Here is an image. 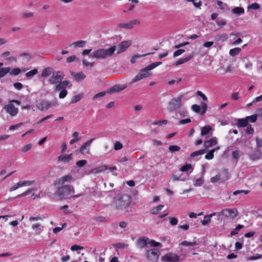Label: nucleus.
<instances>
[{"instance_id": "nucleus-55", "label": "nucleus", "mask_w": 262, "mask_h": 262, "mask_svg": "<svg viewBox=\"0 0 262 262\" xmlns=\"http://www.w3.org/2000/svg\"><path fill=\"white\" fill-rule=\"evenodd\" d=\"M126 87H127L126 85H123V86H120V87L115 85L113 87V91H115V92H119V91H121L124 90Z\"/></svg>"}, {"instance_id": "nucleus-13", "label": "nucleus", "mask_w": 262, "mask_h": 262, "mask_svg": "<svg viewBox=\"0 0 262 262\" xmlns=\"http://www.w3.org/2000/svg\"><path fill=\"white\" fill-rule=\"evenodd\" d=\"M92 138L90 140L84 143L79 148V152L82 155L88 154L90 152V148L91 143L94 140Z\"/></svg>"}, {"instance_id": "nucleus-38", "label": "nucleus", "mask_w": 262, "mask_h": 262, "mask_svg": "<svg viewBox=\"0 0 262 262\" xmlns=\"http://www.w3.org/2000/svg\"><path fill=\"white\" fill-rule=\"evenodd\" d=\"M206 150L205 149H200L195 151H194L191 154V157L193 158L198 156L203 155Z\"/></svg>"}, {"instance_id": "nucleus-62", "label": "nucleus", "mask_w": 262, "mask_h": 262, "mask_svg": "<svg viewBox=\"0 0 262 262\" xmlns=\"http://www.w3.org/2000/svg\"><path fill=\"white\" fill-rule=\"evenodd\" d=\"M10 72L11 75L16 76L21 73V70L19 68H15Z\"/></svg>"}, {"instance_id": "nucleus-35", "label": "nucleus", "mask_w": 262, "mask_h": 262, "mask_svg": "<svg viewBox=\"0 0 262 262\" xmlns=\"http://www.w3.org/2000/svg\"><path fill=\"white\" fill-rule=\"evenodd\" d=\"M241 49L239 48H235L230 49L229 51V54L230 56H234L237 55L241 51Z\"/></svg>"}, {"instance_id": "nucleus-28", "label": "nucleus", "mask_w": 262, "mask_h": 262, "mask_svg": "<svg viewBox=\"0 0 262 262\" xmlns=\"http://www.w3.org/2000/svg\"><path fill=\"white\" fill-rule=\"evenodd\" d=\"M86 41L84 40H79L74 42L73 43L70 45V47L74 46L76 48H82L85 47L86 45Z\"/></svg>"}, {"instance_id": "nucleus-27", "label": "nucleus", "mask_w": 262, "mask_h": 262, "mask_svg": "<svg viewBox=\"0 0 262 262\" xmlns=\"http://www.w3.org/2000/svg\"><path fill=\"white\" fill-rule=\"evenodd\" d=\"M211 130V127L209 125H206L201 129V135L202 136H206L209 135Z\"/></svg>"}, {"instance_id": "nucleus-3", "label": "nucleus", "mask_w": 262, "mask_h": 262, "mask_svg": "<svg viewBox=\"0 0 262 262\" xmlns=\"http://www.w3.org/2000/svg\"><path fill=\"white\" fill-rule=\"evenodd\" d=\"M131 203V198L128 194L118 196L114 201L115 207L118 210L126 209Z\"/></svg>"}, {"instance_id": "nucleus-21", "label": "nucleus", "mask_w": 262, "mask_h": 262, "mask_svg": "<svg viewBox=\"0 0 262 262\" xmlns=\"http://www.w3.org/2000/svg\"><path fill=\"white\" fill-rule=\"evenodd\" d=\"M31 228L37 234H40L44 229V227L39 223L32 224Z\"/></svg>"}, {"instance_id": "nucleus-4", "label": "nucleus", "mask_w": 262, "mask_h": 262, "mask_svg": "<svg viewBox=\"0 0 262 262\" xmlns=\"http://www.w3.org/2000/svg\"><path fill=\"white\" fill-rule=\"evenodd\" d=\"M73 186L69 185H63L59 187L57 191V194L60 199H66L69 197L72 192H74Z\"/></svg>"}, {"instance_id": "nucleus-33", "label": "nucleus", "mask_w": 262, "mask_h": 262, "mask_svg": "<svg viewBox=\"0 0 262 262\" xmlns=\"http://www.w3.org/2000/svg\"><path fill=\"white\" fill-rule=\"evenodd\" d=\"M38 73V70L36 69H34L26 74V76L29 79L31 78L34 75H36Z\"/></svg>"}, {"instance_id": "nucleus-32", "label": "nucleus", "mask_w": 262, "mask_h": 262, "mask_svg": "<svg viewBox=\"0 0 262 262\" xmlns=\"http://www.w3.org/2000/svg\"><path fill=\"white\" fill-rule=\"evenodd\" d=\"M85 75L82 72L77 73L74 75V78L77 81L83 80L85 78Z\"/></svg>"}, {"instance_id": "nucleus-44", "label": "nucleus", "mask_w": 262, "mask_h": 262, "mask_svg": "<svg viewBox=\"0 0 262 262\" xmlns=\"http://www.w3.org/2000/svg\"><path fill=\"white\" fill-rule=\"evenodd\" d=\"M168 150L170 152L172 153L175 151H179L180 150V147L176 145H170L168 147Z\"/></svg>"}, {"instance_id": "nucleus-43", "label": "nucleus", "mask_w": 262, "mask_h": 262, "mask_svg": "<svg viewBox=\"0 0 262 262\" xmlns=\"http://www.w3.org/2000/svg\"><path fill=\"white\" fill-rule=\"evenodd\" d=\"M187 2H191L192 3L193 6L196 8L199 9H201V7L202 4V3L201 1L199 2H195L194 0H186Z\"/></svg>"}, {"instance_id": "nucleus-59", "label": "nucleus", "mask_w": 262, "mask_h": 262, "mask_svg": "<svg viewBox=\"0 0 262 262\" xmlns=\"http://www.w3.org/2000/svg\"><path fill=\"white\" fill-rule=\"evenodd\" d=\"M216 24L218 26L222 27L225 26L227 24L226 20L225 19H221L216 21Z\"/></svg>"}, {"instance_id": "nucleus-41", "label": "nucleus", "mask_w": 262, "mask_h": 262, "mask_svg": "<svg viewBox=\"0 0 262 262\" xmlns=\"http://www.w3.org/2000/svg\"><path fill=\"white\" fill-rule=\"evenodd\" d=\"M257 118V115L256 114H254L250 116H248L246 117L248 123L249 122L254 123L255 122Z\"/></svg>"}, {"instance_id": "nucleus-24", "label": "nucleus", "mask_w": 262, "mask_h": 262, "mask_svg": "<svg viewBox=\"0 0 262 262\" xmlns=\"http://www.w3.org/2000/svg\"><path fill=\"white\" fill-rule=\"evenodd\" d=\"M247 120V119L246 117L245 118L237 119V122L236 123V125L238 128L247 126L248 124Z\"/></svg>"}, {"instance_id": "nucleus-37", "label": "nucleus", "mask_w": 262, "mask_h": 262, "mask_svg": "<svg viewBox=\"0 0 262 262\" xmlns=\"http://www.w3.org/2000/svg\"><path fill=\"white\" fill-rule=\"evenodd\" d=\"M51 73V69L50 68H47L43 69L41 73V76L43 77H48Z\"/></svg>"}, {"instance_id": "nucleus-58", "label": "nucleus", "mask_w": 262, "mask_h": 262, "mask_svg": "<svg viewBox=\"0 0 262 262\" xmlns=\"http://www.w3.org/2000/svg\"><path fill=\"white\" fill-rule=\"evenodd\" d=\"M201 109L202 111L200 113V114L203 115L206 112L207 109V105L205 103H202L201 104Z\"/></svg>"}, {"instance_id": "nucleus-19", "label": "nucleus", "mask_w": 262, "mask_h": 262, "mask_svg": "<svg viewBox=\"0 0 262 262\" xmlns=\"http://www.w3.org/2000/svg\"><path fill=\"white\" fill-rule=\"evenodd\" d=\"M217 144V139L216 137H214L211 138L208 140L204 142V146L206 148L211 147L213 145H215Z\"/></svg>"}, {"instance_id": "nucleus-16", "label": "nucleus", "mask_w": 262, "mask_h": 262, "mask_svg": "<svg viewBox=\"0 0 262 262\" xmlns=\"http://www.w3.org/2000/svg\"><path fill=\"white\" fill-rule=\"evenodd\" d=\"M221 179V183H223L230 179V174L228 169H223L218 173Z\"/></svg>"}, {"instance_id": "nucleus-42", "label": "nucleus", "mask_w": 262, "mask_h": 262, "mask_svg": "<svg viewBox=\"0 0 262 262\" xmlns=\"http://www.w3.org/2000/svg\"><path fill=\"white\" fill-rule=\"evenodd\" d=\"M34 190H37V189H35V188L29 189L27 191H26L24 192L23 193L18 195L17 196V198H20V197L25 196H26V195L31 193L32 191H33Z\"/></svg>"}, {"instance_id": "nucleus-23", "label": "nucleus", "mask_w": 262, "mask_h": 262, "mask_svg": "<svg viewBox=\"0 0 262 262\" xmlns=\"http://www.w3.org/2000/svg\"><path fill=\"white\" fill-rule=\"evenodd\" d=\"M217 212H214L210 214H207L204 216V220L201 221V223L203 226L207 225L210 221V219L212 216L216 215Z\"/></svg>"}, {"instance_id": "nucleus-17", "label": "nucleus", "mask_w": 262, "mask_h": 262, "mask_svg": "<svg viewBox=\"0 0 262 262\" xmlns=\"http://www.w3.org/2000/svg\"><path fill=\"white\" fill-rule=\"evenodd\" d=\"M74 180V179L71 174H68L59 178L57 183L59 184H63L66 182H71Z\"/></svg>"}, {"instance_id": "nucleus-47", "label": "nucleus", "mask_w": 262, "mask_h": 262, "mask_svg": "<svg viewBox=\"0 0 262 262\" xmlns=\"http://www.w3.org/2000/svg\"><path fill=\"white\" fill-rule=\"evenodd\" d=\"M260 8V5L257 3H254L248 7V9L258 10Z\"/></svg>"}, {"instance_id": "nucleus-39", "label": "nucleus", "mask_w": 262, "mask_h": 262, "mask_svg": "<svg viewBox=\"0 0 262 262\" xmlns=\"http://www.w3.org/2000/svg\"><path fill=\"white\" fill-rule=\"evenodd\" d=\"M181 245L187 247H194L196 245V243L195 242H190L185 241L182 242Z\"/></svg>"}, {"instance_id": "nucleus-36", "label": "nucleus", "mask_w": 262, "mask_h": 262, "mask_svg": "<svg viewBox=\"0 0 262 262\" xmlns=\"http://www.w3.org/2000/svg\"><path fill=\"white\" fill-rule=\"evenodd\" d=\"M244 228V226L242 225H238L235 229H234L232 231H231L230 234L231 235H235L238 233L239 230Z\"/></svg>"}, {"instance_id": "nucleus-14", "label": "nucleus", "mask_w": 262, "mask_h": 262, "mask_svg": "<svg viewBox=\"0 0 262 262\" xmlns=\"http://www.w3.org/2000/svg\"><path fill=\"white\" fill-rule=\"evenodd\" d=\"M131 41L129 40L123 41L118 45V50L117 54L124 52L130 45Z\"/></svg>"}, {"instance_id": "nucleus-54", "label": "nucleus", "mask_w": 262, "mask_h": 262, "mask_svg": "<svg viewBox=\"0 0 262 262\" xmlns=\"http://www.w3.org/2000/svg\"><path fill=\"white\" fill-rule=\"evenodd\" d=\"M20 187H22L21 186V182L20 181H19V182H18L17 183H16L15 185H14L13 186L11 187L10 189H9V191H13L16 189H17L18 188H20Z\"/></svg>"}, {"instance_id": "nucleus-52", "label": "nucleus", "mask_w": 262, "mask_h": 262, "mask_svg": "<svg viewBox=\"0 0 262 262\" xmlns=\"http://www.w3.org/2000/svg\"><path fill=\"white\" fill-rule=\"evenodd\" d=\"M86 163H87L86 160H81L78 161L76 163V165L78 167H82L84 166L86 164Z\"/></svg>"}, {"instance_id": "nucleus-9", "label": "nucleus", "mask_w": 262, "mask_h": 262, "mask_svg": "<svg viewBox=\"0 0 262 262\" xmlns=\"http://www.w3.org/2000/svg\"><path fill=\"white\" fill-rule=\"evenodd\" d=\"M35 105L40 111H44L51 107V103L47 100L39 99L35 101Z\"/></svg>"}, {"instance_id": "nucleus-49", "label": "nucleus", "mask_w": 262, "mask_h": 262, "mask_svg": "<svg viewBox=\"0 0 262 262\" xmlns=\"http://www.w3.org/2000/svg\"><path fill=\"white\" fill-rule=\"evenodd\" d=\"M123 147L122 144L120 141H116L114 144V148L115 150H118Z\"/></svg>"}, {"instance_id": "nucleus-6", "label": "nucleus", "mask_w": 262, "mask_h": 262, "mask_svg": "<svg viewBox=\"0 0 262 262\" xmlns=\"http://www.w3.org/2000/svg\"><path fill=\"white\" fill-rule=\"evenodd\" d=\"M14 103H16L17 105H19L20 104V101L12 100L7 105H5L4 107L6 112L12 117L15 116L18 112V109L14 105Z\"/></svg>"}, {"instance_id": "nucleus-60", "label": "nucleus", "mask_w": 262, "mask_h": 262, "mask_svg": "<svg viewBox=\"0 0 262 262\" xmlns=\"http://www.w3.org/2000/svg\"><path fill=\"white\" fill-rule=\"evenodd\" d=\"M168 122V121L167 120H163L161 121H154L152 122V125H160L161 124H164L166 125Z\"/></svg>"}, {"instance_id": "nucleus-45", "label": "nucleus", "mask_w": 262, "mask_h": 262, "mask_svg": "<svg viewBox=\"0 0 262 262\" xmlns=\"http://www.w3.org/2000/svg\"><path fill=\"white\" fill-rule=\"evenodd\" d=\"M21 186H29L32 185L34 183V180H25L21 181Z\"/></svg>"}, {"instance_id": "nucleus-29", "label": "nucleus", "mask_w": 262, "mask_h": 262, "mask_svg": "<svg viewBox=\"0 0 262 262\" xmlns=\"http://www.w3.org/2000/svg\"><path fill=\"white\" fill-rule=\"evenodd\" d=\"M10 72V69L8 67L0 68V78L4 77Z\"/></svg>"}, {"instance_id": "nucleus-48", "label": "nucleus", "mask_w": 262, "mask_h": 262, "mask_svg": "<svg viewBox=\"0 0 262 262\" xmlns=\"http://www.w3.org/2000/svg\"><path fill=\"white\" fill-rule=\"evenodd\" d=\"M214 150H210L206 155L205 159L207 160H211L214 157Z\"/></svg>"}, {"instance_id": "nucleus-15", "label": "nucleus", "mask_w": 262, "mask_h": 262, "mask_svg": "<svg viewBox=\"0 0 262 262\" xmlns=\"http://www.w3.org/2000/svg\"><path fill=\"white\" fill-rule=\"evenodd\" d=\"M72 154L69 155L62 154L59 156L57 158L59 162H63L64 163H69L72 159Z\"/></svg>"}, {"instance_id": "nucleus-2", "label": "nucleus", "mask_w": 262, "mask_h": 262, "mask_svg": "<svg viewBox=\"0 0 262 262\" xmlns=\"http://www.w3.org/2000/svg\"><path fill=\"white\" fill-rule=\"evenodd\" d=\"M117 49L116 46H113L111 48L105 49H99L94 51L90 56L96 59H104L111 57L115 52Z\"/></svg>"}, {"instance_id": "nucleus-61", "label": "nucleus", "mask_w": 262, "mask_h": 262, "mask_svg": "<svg viewBox=\"0 0 262 262\" xmlns=\"http://www.w3.org/2000/svg\"><path fill=\"white\" fill-rule=\"evenodd\" d=\"M192 110L195 113H199L201 110V106L198 104H193L191 106Z\"/></svg>"}, {"instance_id": "nucleus-51", "label": "nucleus", "mask_w": 262, "mask_h": 262, "mask_svg": "<svg viewBox=\"0 0 262 262\" xmlns=\"http://www.w3.org/2000/svg\"><path fill=\"white\" fill-rule=\"evenodd\" d=\"M82 97V96L80 94L75 96L71 100L72 103H75L79 101Z\"/></svg>"}, {"instance_id": "nucleus-12", "label": "nucleus", "mask_w": 262, "mask_h": 262, "mask_svg": "<svg viewBox=\"0 0 262 262\" xmlns=\"http://www.w3.org/2000/svg\"><path fill=\"white\" fill-rule=\"evenodd\" d=\"M140 23V21L138 19H134L129 21L126 23H120L117 25V27L120 28H124L130 29L134 27L136 25H138Z\"/></svg>"}, {"instance_id": "nucleus-10", "label": "nucleus", "mask_w": 262, "mask_h": 262, "mask_svg": "<svg viewBox=\"0 0 262 262\" xmlns=\"http://www.w3.org/2000/svg\"><path fill=\"white\" fill-rule=\"evenodd\" d=\"M64 74L62 72L60 71L54 72L53 73L49 82L51 84H56L59 83L63 79Z\"/></svg>"}, {"instance_id": "nucleus-18", "label": "nucleus", "mask_w": 262, "mask_h": 262, "mask_svg": "<svg viewBox=\"0 0 262 262\" xmlns=\"http://www.w3.org/2000/svg\"><path fill=\"white\" fill-rule=\"evenodd\" d=\"M193 56L194 53H191L185 56L184 58L179 59L174 63V65L177 66L180 64H183L190 60L193 57Z\"/></svg>"}, {"instance_id": "nucleus-40", "label": "nucleus", "mask_w": 262, "mask_h": 262, "mask_svg": "<svg viewBox=\"0 0 262 262\" xmlns=\"http://www.w3.org/2000/svg\"><path fill=\"white\" fill-rule=\"evenodd\" d=\"M78 135L79 133L76 132H74L73 134V138L70 142V143L71 144H73L74 143H75L76 142L79 140L80 138H78Z\"/></svg>"}, {"instance_id": "nucleus-25", "label": "nucleus", "mask_w": 262, "mask_h": 262, "mask_svg": "<svg viewBox=\"0 0 262 262\" xmlns=\"http://www.w3.org/2000/svg\"><path fill=\"white\" fill-rule=\"evenodd\" d=\"M108 169V167L106 165H102L99 167L95 168L91 170V172L93 173H100L105 171V170Z\"/></svg>"}, {"instance_id": "nucleus-57", "label": "nucleus", "mask_w": 262, "mask_h": 262, "mask_svg": "<svg viewBox=\"0 0 262 262\" xmlns=\"http://www.w3.org/2000/svg\"><path fill=\"white\" fill-rule=\"evenodd\" d=\"M204 183V180L202 178L196 179L194 183L195 186H200Z\"/></svg>"}, {"instance_id": "nucleus-53", "label": "nucleus", "mask_w": 262, "mask_h": 262, "mask_svg": "<svg viewBox=\"0 0 262 262\" xmlns=\"http://www.w3.org/2000/svg\"><path fill=\"white\" fill-rule=\"evenodd\" d=\"M82 61V64L84 67H93L95 63L94 62H88L85 59H83Z\"/></svg>"}, {"instance_id": "nucleus-11", "label": "nucleus", "mask_w": 262, "mask_h": 262, "mask_svg": "<svg viewBox=\"0 0 262 262\" xmlns=\"http://www.w3.org/2000/svg\"><path fill=\"white\" fill-rule=\"evenodd\" d=\"M179 259V256L172 253H168L162 257L163 262H178Z\"/></svg>"}, {"instance_id": "nucleus-7", "label": "nucleus", "mask_w": 262, "mask_h": 262, "mask_svg": "<svg viewBox=\"0 0 262 262\" xmlns=\"http://www.w3.org/2000/svg\"><path fill=\"white\" fill-rule=\"evenodd\" d=\"M182 95L177 98H172L168 104V110L170 112H174L181 107L182 105Z\"/></svg>"}, {"instance_id": "nucleus-46", "label": "nucleus", "mask_w": 262, "mask_h": 262, "mask_svg": "<svg viewBox=\"0 0 262 262\" xmlns=\"http://www.w3.org/2000/svg\"><path fill=\"white\" fill-rule=\"evenodd\" d=\"M220 177V175L217 174L215 176L211 177L210 179V182L212 183L221 182V179Z\"/></svg>"}, {"instance_id": "nucleus-5", "label": "nucleus", "mask_w": 262, "mask_h": 262, "mask_svg": "<svg viewBox=\"0 0 262 262\" xmlns=\"http://www.w3.org/2000/svg\"><path fill=\"white\" fill-rule=\"evenodd\" d=\"M238 214V212L236 208H226L222 210L220 212L217 213L216 215L219 217L224 216L226 218L233 220Z\"/></svg>"}, {"instance_id": "nucleus-22", "label": "nucleus", "mask_w": 262, "mask_h": 262, "mask_svg": "<svg viewBox=\"0 0 262 262\" xmlns=\"http://www.w3.org/2000/svg\"><path fill=\"white\" fill-rule=\"evenodd\" d=\"M231 13L235 16H240L245 13V10L241 7H235L231 10Z\"/></svg>"}, {"instance_id": "nucleus-31", "label": "nucleus", "mask_w": 262, "mask_h": 262, "mask_svg": "<svg viewBox=\"0 0 262 262\" xmlns=\"http://www.w3.org/2000/svg\"><path fill=\"white\" fill-rule=\"evenodd\" d=\"M164 205H159L158 206L154 208L151 211V213L153 214H158L163 208Z\"/></svg>"}, {"instance_id": "nucleus-63", "label": "nucleus", "mask_w": 262, "mask_h": 262, "mask_svg": "<svg viewBox=\"0 0 262 262\" xmlns=\"http://www.w3.org/2000/svg\"><path fill=\"white\" fill-rule=\"evenodd\" d=\"M76 60H78L79 59L76 57L75 55H72L67 58V62L68 63H71Z\"/></svg>"}, {"instance_id": "nucleus-26", "label": "nucleus", "mask_w": 262, "mask_h": 262, "mask_svg": "<svg viewBox=\"0 0 262 262\" xmlns=\"http://www.w3.org/2000/svg\"><path fill=\"white\" fill-rule=\"evenodd\" d=\"M228 35L227 34H219L215 36L214 37V40L215 41L219 42V41H225L228 39Z\"/></svg>"}, {"instance_id": "nucleus-1", "label": "nucleus", "mask_w": 262, "mask_h": 262, "mask_svg": "<svg viewBox=\"0 0 262 262\" xmlns=\"http://www.w3.org/2000/svg\"><path fill=\"white\" fill-rule=\"evenodd\" d=\"M162 64V62H155L140 70L139 73L132 80L130 84H133L151 75L150 71Z\"/></svg>"}, {"instance_id": "nucleus-8", "label": "nucleus", "mask_w": 262, "mask_h": 262, "mask_svg": "<svg viewBox=\"0 0 262 262\" xmlns=\"http://www.w3.org/2000/svg\"><path fill=\"white\" fill-rule=\"evenodd\" d=\"M160 251L157 249H152L147 251L146 253V258L153 262H156L159 258Z\"/></svg>"}, {"instance_id": "nucleus-30", "label": "nucleus", "mask_w": 262, "mask_h": 262, "mask_svg": "<svg viewBox=\"0 0 262 262\" xmlns=\"http://www.w3.org/2000/svg\"><path fill=\"white\" fill-rule=\"evenodd\" d=\"M241 152L238 150H234L232 152V158L234 160L235 162H237L238 161L240 156Z\"/></svg>"}, {"instance_id": "nucleus-56", "label": "nucleus", "mask_w": 262, "mask_h": 262, "mask_svg": "<svg viewBox=\"0 0 262 262\" xmlns=\"http://www.w3.org/2000/svg\"><path fill=\"white\" fill-rule=\"evenodd\" d=\"M185 51V50L184 49H179L173 53V56L174 57H178V56L181 55L183 53H184Z\"/></svg>"}, {"instance_id": "nucleus-34", "label": "nucleus", "mask_w": 262, "mask_h": 262, "mask_svg": "<svg viewBox=\"0 0 262 262\" xmlns=\"http://www.w3.org/2000/svg\"><path fill=\"white\" fill-rule=\"evenodd\" d=\"M192 170V166L190 164H187L180 168V171L182 172H189Z\"/></svg>"}, {"instance_id": "nucleus-64", "label": "nucleus", "mask_w": 262, "mask_h": 262, "mask_svg": "<svg viewBox=\"0 0 262 262\" xmlns=\"http://www.w3.org/2000/svg\"><path fill=\"white\" fill-rule=\"evenodd\" d=\"M68 94V92L66 89H63L61 91V92L59 93V97L61 99L64 98L66 97Z\"/></svg>"}, {"instance_id": "nucleus-20", "label": "nucleus", "mask_w": 262, "mask_h": 262, "mask_svg": "<svg viewBox=\"0 0 262 262\" xmlns=\"http://www.w3.org/2000/svg\"><path fill=\"white\" fill-rule=\"evenodd\" d=\"M149 239L146 237H142L139 238L137 242V245L140 248H143L148 244Z\"/></svg>"}, {"instance_id": "nucleus-50", "label": "nucleus", "mask_w": 262, "mask_h": 262, "mask_svg": "<svg viewBox=\"0 0 262 262\" xmlns=\"http://www.w3.org/2000/svg\"><path fill=\"white\" fill-rule=\"evenodd\" d=\"M196 95L197 96L200 97L203 99V100H204L205 101H207L208 99H207V96L201 91H197L196 93Z\"/></svg>"}]
</instances>
